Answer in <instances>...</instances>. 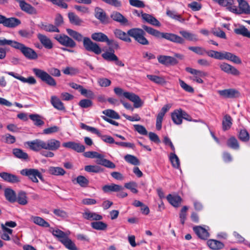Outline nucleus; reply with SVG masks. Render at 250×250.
Returning <instances> with one entry per match:
<instances>
[{"mask_svg": "<svg viewBox=\"0 0 250 250\" xmlns=\"http://www.w3.org/2000/svg\"><path fill=\"white\" fill-rule=\"evenodd\" d=\"M143 27L146 32L156 38H163L176 43L183 44L185 42V40L193 42H197L199 41L197 35L186 30L179 31L180 34L183 37L182 38L173 33L161 32L146 25H144Z\"/></svg>", "mask_w": 250, "mask_h": 250, "instance_id": "obj_1", "label": "nucleus"}, {"mask_svg": "<svg viewBox=\"0 0 250 250\" xmlns=\"http://www.w3.org/2000/svg\"><path fill=\"white\" fill-rule=\"evenodd\" d=\"M144 30H145L144 28H133L128 30L126 33L120 29H116L114 31V34L116 37L125 42H131V40L129 37L130 36L139 43L147 45L149 44V41L145 37L146 33Z\"/></svg>", "mask_w": 250, "mask_h": 250, "instance_id": "obj_2", "label": "nucleus"}, {"mask_svg": "<svg viewBox=\"0 0 250 250\" xmlns=\"http://www.w3.org/2000/svg\"><path fill=\"white\" fill-rule=\"evenodd\" d=\"M66 32L70 37L78 42L83 41V45L86 51L93 52L96 55H99L102 53V49L99 45L92 42L89 38H83L81 33L71 29H66Z\"/></svg>", "mask_w": 250, "mask_h": 250, "instance_id": "obj_3", "label": "nucleus"}, {"mask_svg": "<svg viewBox=\"0 0 250 250\" xmlns=\"http://www.w3.org/2000/svg\"><path fill=\"white\" fill-rule=\"evenodd\" d=\"M33 71L37 77L51 86H56L57 85L55 80L51 75L60 77L61 75L60 70L54 67L48 69V73L38 68H34Z\"/></svg>", "mask_w": 250, "mask_h": 250, "instance_id": "obj_4", "label": "nucleus"}, {"mask_svg": "<svg viewBox=\"0 0 250 250\" xmlns=\"http://www.w3.org/2000/svg\"><path fill=\"white\" fill-rule=\"evenodd\" d=\"M84 156L86 158H97L96 164L103 166L106 167L113 169L116 167V165L111 161L106 159L104 156L96 151H87L84 153Z\"/></svg>", "mask_w": 250, "mask_h": 250, "instance_id": "obj_5", "label": "nucleus"}, {"mask_svg": "<svg viewBox=\"0 0 250 250\" xmlns=\"http://www.w3.org/2000/svg\"><path fill=\"white\" fill-rule=\"evenodd\" d=\"M114 91L117 95L119 96L123 95L125 97L133 102L134 106L135 108H139L143 104V102L140 98L133 93L124 92L123 90L120 87H115Z\"/></svg>", "mask_w": 250, "mask_h": 250, "instance_id": "obj_6", "label": "nucleus"}, {"mask_svg": "<svg viewBox=\"0 0 250 250\" xmlns=\"http://www.w3.org/2000/svg\"><path fill=\"white\" fill-rule=\"evenodd\" d=\"M14 48L20 50L24 56L28 60H34L38 58V55L35 50L22 43L17 42Z\"/></svg>", "mask_w": 250, "mask_h": 250, "instance_id": "obj_7", "label": "nucleus"}, {"mask_svg": "<svg viewBox=\"0 0 250 250\" xmlns=\"http://www.w3.org/2000/svg\"><path fill=\"white\" fill-rule=\"evenodd\" d=\"M92 39L98 42H105L108 46H112L115 49H119V45L114 40L109 39L108 37L102 32H96L92 34Z\"/></svg>", "mask_w": 250, "mask_h": 250, "instance_id": "obj_8", "label": "nucleus"}, {"mask_svg": "<svg viewBox=\"0 0 250 250\" xmlns=\"http://www.w3.org/2000/svg\"><path fill=\"white\" fill-rule=\"evenodd\" d=\"M115 48L112 46H109L108 51L102 54V58L108 62H113L115 64L121 67L125 66L124 63L120 61L118 57L115 54Z\"/></svg>", "mask_w": 250, "mask_h": 250, "instance_id": "obj_9", "label": "nucleus"}, {"mask_svg": "<svg viewBox=\"0 0 250 250\" xmlns=\"http://www.w3.org/2000/svg\"><path fill=\"white\" fill-rule=\"evenodd\" d=\"M54 39L61 45L66 47L74 48L77 45L75 42L72 38L63 34L55 35Z\"/></svg>", "mask_w": 250, "mask_h": 250, "instance_id": "obj_10", "label": "nucleus"}, {"mask_svg": "<svg viewBox=\"0 0 250 250\" xmlns=\"http://www.w3.org/2000/svg\"><path fill=\"white\" fill-rule=\"evenodd\" d=\"M186 71L193 75V77L191 79L193 81H195L198 83H204L202 78L207 76V72L194 69L189 67H186Z\"/></svg>", "mask_w": 250, "mask_h": 250, "instance_id": "obj_11", "label": "nucleus"}, {"mask_svg": "<svg viewBox=\"0 0 250 250\" xmlns=\"http://www.w3.org/2000/svg\"><path fill=\"white\" fill-rule=\"evenodd\" d=\"M29 148L35 152H38L42 149L45 150V141L37 139L31 141L26 142Z\"/></svg>", "mask_w": 250, "mask_h": 250, "instance_id": "obj_12", "label": "nucleus"}, {"mask_svg": "<svg viewBox=\"0 0 250 250\" xmlns=\"http://www.w3.org/2000/svg\"><path fill=\"white\" fill-rule=\"evenodd\" d=\"M218 93L222 97L226 99H234L240 96V92L238 90L234 88L218 90Z\"/></svg>", "mask_w": 250, "mask_h": 250, "instance_id": "obj_13", "label": "nucleus"}, {"mask_svg": "<svg viewBox=\"0 0 250 250\" xmlns=\"http://www.w3.org/2000/svg\"><path fill=\"white\" fill-rule=\"evenodd\" d=\"M39 171L35 168H24L21 171V174L23 176H27L34 183H38L37 175Z\"/></svg>", "mask_w": 250, "mask_h": 250, "instance_id": "obj_14", "label": "nucleus"}, {"mask_svg": "<svg viewBox=\"0 0 250 250\" xmlns=\"http://www.w3.org/2000/svg\"><path fill=\"white\" fill-rule=\"evenodd\" d=\"M219 66L222 71L228 74L235 76L240 74V71L235 67L226 62H222L219 64Z\"/></svg>", "mask_w": 250, "mask_h": 250, "instance_id": "obj_15", "label": "nucleus"}, {"mask_svg": "<svg viewBox=\"0 0 250 250\" xmlns=\"http://www.w3.org/2000/svg\"><path fill=\"white\" fill-rule=\"evenodd\" d=\"M159 63L165 66L174 65L178 63L177 60L169 56L160 55L157 57Z\"/></svg>", "mask_w": 250, "mask_h": 250, "instance_id": "obj_16", "label": "nucleus"}, {"mask_svg": "<svg viewBox=\"0 0 250 250\" xmlns=\"http://www.w3.org/2000/svg\"><path fill=\"white\" fill-rule=\"evenodd\" d=\"M37 37L41 44L45 48L51 49L53 48V44L52 41L49 37L41 33H38Z\"/></svg>", "mask_w": 250, "mask_h": 250, "instance_id": "obj_17", "label": "nucleus"}, {"mask_svg": "<svg viewBox=\"0 0 250 250\" xmlns=\"http://www.w3.org/2000/svg\"><path fill=\"white\" fill-rule=\"evenodd\" d=\"M0 177L4 181L12 184L20 182V179L18 176L6 172H0Z\"/></svg>", "mask_w": 250, "mask_h": 250, "instance_id": "obj_18", "label": "nucleus"}, {"mask_svg": "<svg viewBox=\"0 0 250 250\" xmlns=\"http://www.w3.org/2000/svg\"><path fill=\"white\" fill-rule=\"evenodd\" d=\"M64 147L72 149L78 152H83L85 150V146L81 144L74 142H68L62 144Z\"/></svg>", "mask_w": 250, "mask_h": 250, "instance_id": "obj_19", "label": "nucleus"}, {"mask_svg": "<svg viewBox=\"0 0 250 250\" xmlns=\"http://www.w3.org/2000/svg\"><path fill=\"white\" fill-rule=\"evenodd\" d=\"M61 146V142L55 139H50L45 141V150L56 151Z\"/></svg>", "mask_w": 250, "mask_h": 250, "instance_id": "obj_20", "label": "nucleus"}, {"mask_svg": "<svg viewBox=\"0 0 250 250\" xmlns=\"http://www.w3.org/2000/svg\"><path fill=\"white\" fill-rule=\"evenodd\" d=\"M111 18L115 21L119 22L123 25H129V21L122 14L118 12H113Z\"/></svg>", "mask_w": 250, "mask_h": 250, "instance_id": "obj_21", "label": "nucleus"}, {"mask_svg": "<svg viewBox=\"0 0 250 250\" xmlns=\"http://www.w3.org/2000/svg\"><path fill=\"white\" fill-rule=\"evenodd\" d=\"M222 60H229L236 64L242 63L241 59L238 56L229 52H222Z\"/></svg>", "mask_w": 250, "mask_h": 250, "instance_id": "obj_22", "label": "nucleus"}, {"mask_svg": "<svg viewBox=\"0 0 250 250\" xmlns=\"http://www.w3.org/2000/svg\"><path fill=\"white\" fill-rule=\"evenodd\" d=\"M193 229L196 235L202 239L206 240L209 236L208 230L201 226L194 227Z\"/></svg>", "mask_w": 250, "mask_h": 250, "instance_id": "obj_23", "label": "nucleus"}, {"mask_svg": "<svg viewBox=\"0 0 250 250\" xmlns=\"http://www.w3.org/2000/svg\"><path fill=\"white\" fill-rule=\"evenodd\" d=\"M237 1L240 14H250V6L248 2L245 0H237Z\"/></svg>", "mask_w": 250, "mask_h": 250, "instance_id": "obj_24", "label": "nucleus"}, {"mask_svg": "<svg viewBox=\"0 0 250 250\" xmlns=\"http://www.w3.org/2000/svg\"><path fill=\"white\" fill-rule=\"evenodd\" d=\"M141 17L142 19L147 22L156 26H160V22L153 16L146 13H144L141 11Z\"/></svg>", "mask_w": 250, "mask_h": 250, "instance_id": "obj_25", "label": "nucleus"}, {"mask_svg": "<svg viewBox=\"0 0 250 250\" xmlns=\"http://www.w3.org/2000/svg\"><path fill=\"white\" fill-rule=\"evenodd\" d=\"M83 216L84 219L88 220L100 221L103 219L102 215L88 210H85L83 213Z\"/></svg>", "mask_w": 250, "mask_h": 250, "instance_id": "obj_26", "label": "nucleus"}, {"mask_svg": "<svg viewBox=\"0 0 250 250\" xmlns=\"http://www.w3.org/2000/svg\"><path fill=\"white\" fill-rule=\"evenodd\" d=\"M4 196L6 199L10 203H14L17 200L16 192L11 188H6L4 189Z\"/></svg>", "mask_w": 250, "mask_h": 250, "instance_id": "obj_27", "label": "nucleus"}, {"mask_svg": "<svg viewBox=\"0 0 250 250\" xmlns=\"http://www.w3.org/2000/svg\"><path fill=\"white\" fill-rule=\"evenodd\" d=\"M102 189L104 192L107 193L109 192H119L123 190V188L119 185L111 184L103 186Z\"/></svg>", "mask_w": 250, "mask_h": 250, "instance_id": "obj_28", "label": "nucleus"}, {"mask_svg": "<svg viewBox=\"0 0 250 250\" xmlns=\"http://www.w3.org/2000/svg\"><path fill=\"white\" fill-rule=\"evenodd\" d=\"M168 202L173 207H178L182 202V198L179 195H173L170 194L167 197Z\"/></svg>", "mask_w": 250, "mask_h": 250, "instance_id": "obj_29", "label": "nucleus"}, {"mask_svg": "<svg viewBox=\"0 0 250 250\" xmlns=\"http://www.w3.org/2000/svg\"><path fill=\"white\" fill-rule=\"evenodd\" d=\"M21 23V21L16 18H9L6 17L4 26L9 28H14Z\"/></svg>", "mask_w": 250, "mask_h": 250, "instance_id": "obj_30", "label": "nucleus"}, {"mask_svg": "<svg viewBox=\"0 0 250 250\" xmlns=\"http://www.w3.org/2000/svg\"><path fill=\"white\" fill-rule=\"evenodd\" d=\"M48 173L54 176H63L66 171L61 167H50L48 169Z\"/></svg>", "mask_w": 250, "mask_h": 250, "instance_id": "obj_31", "label": "nucleus"}, {"mask_svg": "<svg viewBox=\"0 0 250 250\" xmlns=\"http://www.w3.org/2000/svg\"><path fill=\"white\" fill-rule=\"evenodd\" d=\"M146 77L151 82L159 85H164L167 83L165 77L163 76L148 74L146 75Z\"/></svg>", "mask_w": 250, "mask_h": 250, "instance_id": "obj_32", "label": "nucleus"}, {"mask_svg": "<svg viewBox=\"0 0 250 250\" xmlns=\"http://www.w3.org/2000/svg\"><path fill=\"white\" fill-rule=\"evenodd\" d=\"M39 26L42 29L48 32H60L59 28L55 25L47 23H41Z\"/></svg>", "mask_w": 250, "mask_h": 250, "instance_id": "obj_33", "label": "nucleus"}, {"mask_svg": "<svg viewBox=\"0 0 250 250\" xmlns=\"http://www.w3.org/2000/svg\"><path fill=\"white\" fill-rule=\"evenodd\" d=\"M31 220L34 224L44 228H49L50 224L45 221L42 218L39 216H32L31 217Z\"/></svg>", "mask_w": 250, "mask_h": 250, "instance_id": "obj_34", "label": "nucleus"}, {"mask_svg": "<svg viewBox=\"0 0 250 250\" xmlns=\"http://www.w3.org/2000/svg\"><path fill=\"white\" fill-rule=\"evenodd\" d=\"M171 118L174 124L179 125L182 123V109L175 110L171 114Z\"/></svg>", "mask_w": 250, "mask_h": 250, "instance_id": "obj_35", "label": "nucleus"}, {"mask_svg": "<svg viewBox=\"0 0 250 250\" xmlns=\"http://www.w3.org/2000/svg\"><path fill=\"white\" fill-rule=\"evenodd\" d=\"M16 201L21 205H26L28 203V198L26 192L22 190L18 192Z\"/></svg>", "mask_w": 250, "mask_h": 250, "instance_id": "obj_36", "label": "nucleus"}, {"mask_svg": "<svg viewBox=\"0 0 250 250\" xmlns=\"http://www.w3.org/2000/svg\"><path fill=\"white\" fill-rule=\"evenodd\" d=\"M208 246L212 250H217L222 249L224 245L220 241L214 239H209L207 241Z\"/></svg>", "mask_w": 250, "mask_h": 250, "instance_id": "obj_37", "label": "nucleus"}, {"mask_svg": "<svg viewBox=\"0 0 250 250\" xmlns=\"http://www.w3.org/2000/svg\"><path fill=\"white\" fill-rule=\"evenodd\" d=\"M51 103L54 108L59 110H64L65 107L63 104L56 96H53L51 98Z\"/></svg>", "mask_w": 250, "mask_h": 250, "instance_id": "obj_38", "label": "nucleus"}, {"mask_svg": "<svg viewBox=\"0 0 250 250\" xmlns=\"http://www.w3.org/2000/svg\"><path fill=\"white\" fill-rule=\"evenodd\" d=\"M12 152L13 155L17 158L22 160H27L29 159L28 155L27 153L24 152L22 149L20 148L13 149Z\"/></svg>", "mask_w": 250, "mask_h": 250, "instance_id": "obj_39", "label": "nucleus"}, {"mask_svg": "<svg viewBox=\"0 0 250 250\" xmlns=\"http://www.w3.org/2000/svg\"><path fill=\"white\" fill-rule=\"evenodd\" d=\"M61 242L69 250H78L75 244L67 236Z\"/></svg>", "mask_w": 250, "mask_h": 250, "instance_id": "obj_40", "label": "nucleus"}, {"mask_svg": "<svg viewBox=\"0 0 250 250\" xmlns=\"http://www.w3.org/2000/svg\"><path fill=\"white\" fill-rule=\"evenodd\" d=\"M68 17L70 22L74 25H80L83 22V20L73 12H69Z\"/></svg>", "mask_w": 250, "mask_h": 250, "instance_id": "obj_41", "label": "nucleus"}, {"mask_svg": "<svg viewBox=\"0 0 250 250\" xmlns=\"http://www.w3.org/2000/svg\"><path fill=\"white\" fill-rule=\"evenodd\" d=\"M95 17L99 20L101 22H104L106 21V14L102 8L98 7H96L95 9Z\"/></svg>", "mask_w": 250, "mask_h": 250, "instance_id": "obj_42", "label": "nucleus"}, {"mask_svg": "<svg viewBox=\"0 0 250 250\" xmlns=\"http://www.w3.org/2000/svg\"><path fill=\"white\" fill-rule=\"evenodd\" d=\"M91 227L98 230H104L107 229V225L102 221H96L91 223Z\"/></svg>", "mask_w": 250, "mask_h": 250, "instance_id": "obj_43", "label": "nucleus"}, {"mask_svg": "<svg viewBox=\"0 0 250 250\" xmlns=\"http://www.w3.org/2000/svg\"><path fill=\"white\" fill-rule=\"evenodd\" d=\"M19 6L22 11L28 14H32L35 12V9L31 5L25 2V1L20 4Z\"/></svg>", "mask_w": 250, "mask_h": 250, "instance_id": "obj_44", "label": "nucleus"}, {"mask_svg": "<svg viewBox=\"0 0 250 250\" xmlns=\"http://www.w3.org/2000/svg\"><path fill=\"white\" fill-rule=\"evenodd\" d=\"M34 33L33 30L28 29H23L18 31L19 35L22 38L30 39H31Z\"/></svg>", "mask_w": 250, "mask_h": 250, "instance_id": "obj_45", "label": "nucleus"}, {"mask_svg": "<svg viewBox=\"0 0 250 250\" xmlns=\"http://www.w3.org/2000/svg\"><path fill=\"white\" fill-rule=\"evenodd\" d=\"M232 125V119L231 117L229 115H226L224 117L222 121V128L224 131L229 129Z\"/></svg>", "mask_w": 250, "mask_h": 250, "instance_id": "obj_46", "label": "nucleus"}, {"mask_svg": "<svg viewBox=\"0 0 250 250\" xmlns=\"http://www.w3.org/2000/svg\"><path fill=\"white\" fill-rule=\"evenodd\" d=\"M227 146L232 149L238 150L239 149V144L236 138L233 136L230 137L227 142Z\"/></svg>", "mask_w": 250, "mask_h": 250, "instance_id": "obj_47", "label": "nucleus"}, {"mask_svg": "<svg viewBox=\"0 0 250 250\" xmlns=\"http://www.w3.org/2000/svg\"><path fill=\"white\" fill-rule=\"evenodd\" d=\"M166 14L171 19L178 21L181 22L185 21V19L182 18L181 16L178 14L176 11L170 10H167Z\"/></svg>", "mask_w": 250, "mask_h": 250, "instance_id": "obj_48", "label": "nucleus"}, {"mask_svg": "<svg viewBox=\"0 0 250 250\" xmlns=\"http://www.w3.org/2000/svg\"><path fill=\"white\" fill-rule=\"evenodd\" d=\"M124 159L126 162L133 165L137 166L140 164L139 160L135 156L127 154L125 156Z\"/></svg>", "mask_w": 250, "mask_h": 250, "instance_id": "obj_49", "label": "nucleus"}, {"mask_svg": "<svg viewBox=\"0 0 250 250\" xmlns=\"http://www.w3.org/2000/svg\"><path fill=\"white\" fill-rule=\"evenodd\" d=\"M169 160L174 167L176 168L180 167V160L178 156L174 153H170Z\"/></svg>", "mask_w": 250, "mask_h": 250, "instance_id": "obj_50", "label": "nucleus"}, {"mask_svg": "<svg viewBox=\"0 0 250 250\" xmlns=\"http://www.w3.org/2000/svg\"><path fill=\"white\" fill-rule=\"evenodd\" d=\"M30 119L32 120L34 125L36 126H41L44 125V122L42 120V117L38 114H30Z\"/></svg>", "mask_w": 250, "mask_h": 250, "instance_id": "obj_51", "label": "nucleus"}, {"mask_svg": "<svg viewBox=\"0 0 250 250\" xmlns=\"http://www.w3.org/2000/svg\"><path fill=\"white\" fill-rule=\"evenodd\" d=\"M235 33L250 38V32L244 26H242L238 28L235 29Z\"/></svg>", "mask_w": 250, "mask_h": 250, "instance_id": "obj_52", "label": "nucleus"}, {"mask_svg": "<svg viewBox=\"0 0 250 250\" xmlns=\"http://www.w3.org/2000/svg\"><path fill=\"white\" fill-rule=\"evenodd\" d=\"M85 171L88 172L99 173L103 171L102 168L96 165H88L84 167Z\"/></svg>", "mask_w": 250, "mask_h": 250, "instance_id": "obj_53", "label": "nucleus"}, {"mask_svg": "<svg viewBox=\"0 0 250 250\" xmlns=\"http://www.w3.org/2000/svg\"><path fill=\"white\" fill-rule=\"evenodd\" d=\"M77 183H78L81 187L86 188L89 184V181L84 176L80 175L76 179Z\"/></svg>", "mask_w": 250, "mask_h": 250, "instance_id": "obj_54", "label": "nucleus"}, {"mask_svg": "<svg viewBox=\"0 0 250 250\" xmlns=\"http://www.w3.org/2000/svg\"><path fill=\"white\" fill-rule=\"evenodd\" d=\"M188 49L194 53L201 56L204 55L206 52L205 48L201 46H189Z\"/></svg>", "mask_w": 250, "mask_h": 250, "instance_id": "obj_55", "label": "nucleus"}, {"mask_svg": "<svg viewBox=\"0 0 250 250\" xmlns=\"http://www.w3.org/2000/svg\"><path fill=\"white\" fill-rule=\"evenodd\" d=\"M52 234L58 239V240L61 242V240H63L67 235L66 234L59 229H56L52 231Z\"/></svg>", "mask_w": 250, "mask_h": 250, "instance_id": "obj_56", "label": "nucleus"}, {"mask_svg": "<svg viewBox=\"0 0 250 250\" xmlns=\"http://www.w3.org/2000/svg\"><path fill=\"white\" fill-rule=\"evenodd\" d=\"M103 113L106 116L113 119H119L120 118L119 115L114 110L112 109L104 110L103 111Z\"/></svg>", "mask_w": 250, "mask_h": 250, "instance_id": "obj_57", "label": "nucleus"}, {"mask_svg": "<svg viewBox=\"0 0 250 250\" xmlns=\"http://www.w3.org/2000/svg\"><path fill=\"white\" fill-rule=\"evenodd\" d=\"M239 138L243 142H248L250 139L249 133L246 129H242L239 132Z\"/></svg>", "mask_w": 250, "mask_h": 250, "instance_id": "obj_58", "label": "nucleus"}, {"mask_svg": "<svg viewBox=\"0 0 250 250\" xmlns=\"http://www.w3.org/2000/svg\"><path fill=\"white\" fill-rule=\"evenodd\" d=\"M125 187L133 192V193H137L138 190L137 189V184L134 182H130L125 184Z\"/></svg>", "mask_w": 250, "mask_h": 250, "instance_id": "obj_59", "label": "nucleus"}, {"mask_svg": "<svg viewBox=\"0 0 250 250\" xmlns=\"http://www.w3.org/2000/svg\"><path fill=\"white\" fill-rule=\"evenodd\" d=\"M179 84L180 86L186 92L189 93H193L194 89L189 85L187 84L184 81L179 79Z\"/></svg>", "mask_w": 250, "mask_h": 250, "instance_id": "obj_60", "label": "nucleus"}, {"mask_svg": "<svg viewBox=\"0 0 250 250\" xmlns=\"http://www.w3.org/2000/svg\"><path fill=\"white\" fill-rule=\"evenodd\" d=\"M80 126L83 129H85L88 131L91 132L94 134H97L98 136L100 135V132L96 128L88 126L83 123H81Z\"/></svg>", "mask_w": 250, "mask_h": 250, "instance_id": "obj_61", "label": "nucleus"}, {"mask_svg": "<svg viewBox=\"0 0 250 250\" xmlns=\"http://www.w3.org/2000/svg\"><path fill=\"white\" fill-rule=\"evenodd\" d=\"M188 6L193 11H198L202 7V5L200 3L195 1L188 3Z\"/></svg>", "mask_w": 250, "mask_h": 250, "instance_id": "obj_62", "label": "nucleus"}, {"mask_svg": "<svg viewBox=\"0 0 250 250\" xmlns=\"http://www.w3.org/2000/svg\"><path fill=\"white\" fill-rule=\"evenodd\" d=\"M62 72L64 74L69 75H74L79 73L78 69L72 67H66L62 70Z\"/></svg>", "mask_w": 250, "mask_h": 250, "instance_id": "obj_63", "label": "nucleus"}, {"mask_svg": "<svg viewBox=\"0 0 250 250\" xmlns=\"http://www.w3.org/2000/svg\"><path fill=\"white\" fill-rule=\"evenodd\" d=\"M188 209V207L187 206H184L183 208L181 209L180 213V222L182 224L184 225L186 220L187 218V211Z\"/></svg>", "mask_w": 250, "mask_h": 250, "instance_id": "obj_64", "label": "nucleus"}]
</instances>
